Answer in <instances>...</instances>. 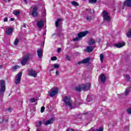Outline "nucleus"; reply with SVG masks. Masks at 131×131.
<instances>
[{"label": "nucleus", "mask_w": 131, "mask_h": 131, "mask_svg": "<svg viewBox=\"0 0 131 131\" xmlns=\"http://www.w3.org/2000/svg\"><path fill=\"white\" fill-rule=\"evenodd\" d=\"M50 71H53V70H50Z\"/></svg>", "instance_id": "60"}, {"label": "nucleus", "mask_w": 131, "mask_h": 131, "mask_svg": "<svg viewBox=\"0 0 131 131\" xmlns=\"http://www.w3.org/2000/svg\"><path fill=\"white\" fill-rule=\"evenodd\" d=\"M93 131H103V128L100 127L99 129H96L95 130H93Z\"/></svg>", "instance_id": "37"}, {"label": "nucleus", "mask_w": 131, "mask_h": 131, "mask_svg": "<svg viewBox=\"0 0 131 131\" xmlns=\"http://www.w3.org/2000/svg\"><path fill=\"white\" fill-rule=\"evenodd\" d=\"M56 75H59V72L56 71Z\"/></svg>", "instance_id": "52"}, {"label": "nucleus", "mask_w": 131, "mask_h": 131, "mask_svg": "<svg viewBox=\"0 0 131 131\" xmlns=\"http://www.w3.org/2000/svg\"><path fill=\"white\" fill-rule=\"evenodd\" d=\"M102 17L103 18V20L105 21H107V22H110V20L111 17L110 16L108 15V12L104 10L102 13Z\"/></svg>", "instance_id": "7"}, {"label": "nucleus", "mask_w": 131, "mask_h": 131, "mask_svg": "<svg viewBox=\"0 0 131 131\" xmlns=\"http://www.w3.org/2000/svg\"><path fill=\"white\" fill-rule=\"evenodd\" d=\"M94 49H95V46H88L84 51L85 52V53H92L93 51H94Z\"/></svg>", "instance_id": "12"}, {"label": "nucleus", "mask_w": 131, "mask_h": 131, "mask_svg": "<svg viewBox=\"0 0 131 131\" xmlns=\"http://www.w3.org/2000/svg\"><path fill=\"white\" fill-rule=\"evenodd\" d=\"M96 99V96L93 94H89L87 96L86 101L87 102H92V101H94Z\"/></svg>", "instance_id": "11"}, {"label": "nucleus", "mask_w": 131, "mask_h": 131, "mask_svg": "<svg viewBox=\"0 0 131 131\" xmlns=\"http://www.w3.org/2000/svg\"><path fill=\"white\" fill-rule=\"evenodd\" d=\"M71 5H73V6H75L76 7H78V6H79V4H78V3L75 1L72 2Z\"/></svg>", "instance_id": "26"}, {"label": "nucleus", "mask_w": 131, "mask_h": 131, "mask_svg": "<svg viewBox=\"0 0 131 131\" xmlns=\"http://www.w3.org/2000/svg\"><path fill=\"white\" fill-rule=\"evenodd\" d=\"M4 22H8V17H5V18L4 19Z\"/></svg>", "instance_id": "45"}, {"label": "nucleus", "mask_w": 131, "mask_h": 131, "mask_svg": "<svg viewBox=\"0 0 131 131\" xmlns=\"http://www.w3.org/2000/svg\"><path fill=\"white\" fill-rule=\"evenodd\" d=\"M21 77H22V73L20 72L15 76V84H19L21 82Z\"/></svg>", "instance_id": "9"}, {"label": "nucleus", "mask_w": 131, "mask_h": 131, "mask_svg": "<svg viewBox=\"0 0 131 131\" xmlns=\"http://www.w3.org/2000/svg\"><path fill=\"white\" fill-rule=\"evenodd\" d=\"M24 2H25V4L27 5V0H24Z\"/></svg>", "instance_id": "50"}, {"label": "nucleus", "mask_w": 131, "mask_h": 131, "mask_svg": "<svg viewBox=\"0 0 131 131\" xmlns=\"http://www.w3.org/2000/svg\"><path fill=\"white\" fill-rule=\"evenodd\" d=\"M31 103H35V99L33 98L30 99Z\"/></svg>", "instance_id": "40"}, {"label": "nucleus", "mask_w": 131, "mask_h": 131, "mask_svg": "<svg viewBox=\"0 0 131 131\" xmlns=\"http://www.w3.org/2000/svg\"><path fill=\"white\" fill-rule=\"evenodd\" d=\"M62 101L66 106H68L70 109H73L72 107V100H71V98L70 96H66L63 97Z\"/></svg>", "instance_id": "2"}, {"label": "nucleus", "mask_w": 131, "mask_h": 131, "mask_svg": "<svg viewBox=\"0 0 131 131\" xmlns=\"http://www.w3.org/2000/svg\"><path fill=\"white\" fill-rule=\"evenodd\" d=\"M4 2H7V0H4Z\"/></svg>", "instance_id": "58"}, {"label": "nucleus", "mask_w": 131, "mask_h": 131, "mask_svg": "<svg viewBox=\"0 0 131 131\" xmlns=\"http://www.w3.org/2000/svg\"><path fill=\"white\" fill-rule=\"evenodd\" d=\"M126 36L127 37H129V38H131V29L130 30L126 33Z\"/></svg>", "instance_id": "28"}, {"label": "nucleus", "mask_w": 131, "mask_h": 131, "mask_svg": "<svg viewBox=\"0 0 131 131\" xmlns=\"http://www.w3.org/2000/svg\"><path fill=\"white\" fill-rule=\"evenodd\" d=\"M11 1V0H8V2H10Z\"/></svg>", "instance_id": "57"}, {"label": "nucleus", "mask_w": 131, "mask_h": 131, "mask_svg": "<svg viewBox=\"0 0 131 131\" xmlns=\"http://www.w3.org/2000/svg\"><path fill=\"white\" fill-rule=\"evenodd\" d=\"M79 105V103L78 101H75V105L76 106V107H78Z\"/></svg>", "instance_id": "42"}, {"label": "nucleus", "mask_w": 131, "mask_h": 131, "mask_svg": "<svg viewBox=\"0 0 131 131\" xmlns=\"http://www.w3.org/2000/svg\"><path fill=\"white\" fill-rule=\"evenodd\" d=\"M75 90L76 92H81V90H82V87H81V85H79V86H77L75 88Z\"/></svg>", "instance_id": "22"}, {"label": "nucleus", "mask_w": 131, "mask_h": 131, "mask_svg": "<svg viewBox=\"0 0 131 131\" xmlns=\"http://www.w3.org/2000/svg\"><path fill=\"white\" fill-rule=\"evenodd\" d=\"M39 124L40 125H41V124H42V122L41 121H40L39 122Z\"/></svg>", "instance_id": "49"}, {"label": "nucleus", "mask_w": 131, "mask_h": 131, "mask_svg": "<svg viewBox=\"0 0 131 131\" xmlns=\"http://www.w3.org/2000/svg\"><path fill=\"white\" fill-rule=\"evenodd\" d=\"M88 33V31L80 32L79 34H78V36L77 37L73 39V41H77L78 40H80V39L82 38V37L85 36Z\"/></svg>", "instance_id": "3"}, {"label": "nucleus", "mask_w": 131, "mask_h": 131, "mask_svg": "<svg viewBox=\"0 0 131 131\" xmlns=\"http://www.w3.org/2000/svg\"><path fill=\"white\" fill-rule=\"evenodd\" d=\"M11 110H12V108L9 107V108H8V111H9V112H11Z\"/></svg>", "instance_id": "47"}, {"label": "nucleus", "mask_w": 131, "mask_h": 131, "mask_svg": "<svg viewBox=\"0 0 131 131\" xmlns=\"http://www.w3.org/2000/svg\"><path fill=\"white\" fill-rule=\"evenodd\" d=\"M53 122H54V119H53V118H52L49 120L46 121L45 122L44 124L45 125H49V124H52Z\"/></svg>", "instance_id": "18"}, {"label": "nucleus", "mask_w": 131, "mask_h": 131, "mask_svg": "<svg viewBox=\"0 0 131 131\" xmlns=\"http://www.w3.org/2000/svg\"><path fill=\"white\" fill-rule=\"evenodd\" d=\"M100 59L101 63H103V61H104V54L103 53L100 54Z\"/></svg>", "instance_id": "27"}, {"label": "nucleus", "mask_w": 131, "mask_h": 131, "mask_svg": "<svg viewBox=\"0 0 131 131\" xmlns=\"http://www.w3.org/2000/svg\"><path fill=\"white\" fill-rule=\"evenodd\" d=\"M43 25H45V24H43V21L42 20H39L37 23V26L39 28H42L43 27Z\"/></svg>", "instance_id": "15"}, {"label": "nucleus", "mask_w": 131, "mask_h": 131, "mask_svg": "<svg viewBox=\"0 0 131 131\" xmlns=\"http://www.w3.org/2000/svg\"><path fill=\"white\" fill-rule=\"evenodd\" d=\"M6 121L7 122H8V120H6Z\"/></svg>", "instance_id": "59"}, {"label": "nucleus", "mask_w": 131, "mask_h": 131, "mask_svg": "<svg viewBox=\"0 0 131 131\" xmlns=\"http://www.w3.org/2000/svg\"><path fill=\"white\" fill-rule=\"evenodd\" d=\"M124 6H126V7H130L131 0H126L124 3Z\"/></svg>", "instance_id": "20"}, {"label": "nucleus", "mask_w": 131, "mask_h": 131, "mask_svg": "<svg viewBox=\"0 0 131 131\" xmlns=\"http://www.w3.org/2000/svg\"><path fill=\"white\" fill-rule=\"evenodd\" d=\"M55 34H53L52 35V36H54V35H55Z\"/></svg>", "instance_id": "56"}, {"label": "nucleus", "mask_w": 131, "mask_h": 131, "mask_svg": "<svg viewBox=\"0 0 131 131\" xmlns=\"http://www.w3.org/2000/svg\"><path fill=\"white\" fill-rule=\"evenodd\" d=\"M19 68H20V66H15L14 67H12V71L13 72H15V71H16L17 69H19Z\"/></svg>", "instance_id": "23"}, {"label": "nucleus", "mask_w": 131, "mask_h": 131, "mask_svg": "<svg viewBox=\"0 0 131 131\" xmlns=\"http://www.w3.org/2000/svg\"><path fill=\"white\" fill-rule=\"evenodd\" d=\"M90 4H96L97 3V0H89Z\"/></svg>", "instance_id": "33"}, {"label": "nucleus", "mask_w": 131, "mask_h": 131, "mask_svg": "<svg viewBox=\"0 0 131 131\" xmlns=\"http://www.w3.org/2000/svg\"><path fill=\"white\" fill-rule=\"evenodd\" d=\"M37 55L38 58H41L42 57V49H39L37 50Z\"/></svg>", "instance_id": "17"}, {"label": "nucleus", "mask_w": 131, "mask_h": 131, "mask_svg": "<svg viewBox=\"0 0 131 131\" xmlns=\"http://www.w3.org/2000/svg\"><path fill=\"white\" fill-rule=\"evenodd\" d=\"M28 72L30 76H32L33 77H36L37 76V73L34 70H29Z\"/></svg>", "instance_id": "10"}, {"label": "nucleus", "mask_w": 131, "mask_h": 131, "mask_svg": "<svg viewBox=\"0 0 131 131\" xmlns=\"http://www.w3.org/2000/svg\"><path fill=\"white\" fill-rule=\"evenodd\" d=\"M58 94V88L54 89H51L50 91L48 92V96L53 98L54 96H56Z\"/></svg>", "instance_id": "5"}, {"label": "nucleus", "mask_w": 131, "mask_h": 131, "mask_svg": "<svg viewBox=\"0 0 131 131\" xmlns=\"http://www.w3.org/2000/svg\"><path fill=\"white\" fill-rule=\"evenodd\" d=\"M62 51V49L59 48L57 49V53H60Z\"/></svg>", "instance_id": "44"}, {"label": "nucleus", "mask_w": 131, "mask_h": 131, "mask_svg": "<svg viewBox=\"0 0 131 131\" xmlns=\"http://www.w3.org/2000/svg\"><path fill=\"white\" fill-rule=\"evenodd\" d=\"M18 43H19V39H18V38H16V39L15 40V41H14V43H13V45H14V46H17Z\"/></svg>", "instance_id": "31"}, {"label": "nucleus", "mask_w": 131, "mask_h": 131, "mask_svg": "<svg viewBox=\"0 0 131 131\" xmlns=\"http://www.w3.org/2000/svg\"><path fill=\"white\" fill-rule=\"evenodd\" d=\"M1 89H0V102H3V97H4V93L6 92V82L5 80H0Z\"/></svg>", "instance_id": "1"}, {"label": "nucleus", "mask_w": 131, "mask_h": 131, "mask_svg": "<svg viewBox=\"0 0 131 131\" xmlns=\"http://www.w3.org/2000/svg\"><path fill=\"white\" fill-rule=\"evenodd\" d=\"M85 10L87 12H90V9H86Z\"/></svg>", "instance_id": "53"}, {"label": "nucleus", "mask_w": 131, "mask_h": 131, "mask_svg": "<svg viewBox=\"0 0 131 131\" xmlns=\"http://www.w3.org/2000/svg\"><path fill=\"white\" fill-rule=\"evenodd\" d=\"M46 33H46V32H44L43 35H45V34H46Z\"/></svg>", "instance_id": "55"}, {"label": "nucleus", "mask_w": 131, "mask_h": 131, "mask_svg": "<svg viewBox=\"0 0 131 131\" xmlns=\"http://www.w3.org/2000/svg\"><path fill=\"white\" fill-rule=\"evenodd\" d=\"M14 15H15V16H19L20 15V11H13Z\"/></svg>", "instance_id": "30"}, {"label": "nucleus", "mask_w": 131, "mask_h": 131, "mask_svg": "<svg viewBox=\"0 0 131 131\" xmlns=\"http://www.w3.org/2000/svg\"><path fill=\"white\" fill-rule=\"evenodd\" d=\"M85 19L86 21H92V20H93V17H92L91 15H87L85 17Z\"/></svg>", "instance_id": "25"}, {"label": "nucleus", "mask_w": 131, "mask_h": 131, "mask_svg": "<svg viewBox=\"0 0 131 131\" xmlns=\"http://www.w3.org/2000/svg\"><path fill=\"white\" fill-rule=\"evenodd\" d=\"M127 112L128 114H131V107H129L127 110Z\"/></svg>", "instance_id": "39"}, {"label": "nucleus", "mask_w": 131, "mask_h": 131, "mask_svg": "<svg viewBox=\"0 0 131 131\" xmlns=\"http://www.w3.org/2000/svg\"><path fill=\"white\" fill-rule=\"evenodd\" d=\"M114 47H116V48H122V47H124L125 46V43L124 42H122L119 43H115L114 45Z\"/></svg>", "instance_id": "14"}, {"label": "nucleus", "mask_w": 131, "mask_h": 131, "mask_svg": "<svg viewBox=\"0 0 131 131\" xmlns=\"http://www.w3.org/2000/svg\"><path fill=\"white\" fill-rule=\"evenodd\" d=\"M28 131H30L29 130H28Z\"/></svg>", "instance_id": "63"}, {"label": "nucleus", "mask_w": 131, "mask_h": 131, "mask_svg": "<svg viewBox=\"0 0 131 131\" xmlns=\"http://www.w3.org/2000/svg\"><path fill=\"white\" fill-rule=\"evenodd\" d=\"M45 107H44V106H42V107H41L40 112H41V113H42L45 111Z\"/></svg>", "instance_id": "41"}, {"label": "nucleus", "mask_w": 131, "mask_h": 131, "mask_svg": "<svg viewBox=\"0 0 131 131\" xmlns=\"http://www.w3.org/2000/svg\"><path fill=\"white\" fill-rule=\"evenodd\" d=\"M13 31H14L13 28L11 27L7 28L5 31V34H7V35H11V34L13 33Z\"/></svg>", "instance_id": "13"}, {"label": "nucleus", "mask_w": 131, "mask_h": 131, "mask_svg": "<svg viewBox=\"0 0 131 131\" xmlns=\"http://www.w3.org/2000/svg\"><path fill=\"white\" fill-rule=\"evenodd\" d=\"M65 58L67 59V60H68V61H70V60H71V57L68 54H65Z\"/></svg>", "instance_id": "29"}, {"label": "nucleus", "mask_w": 131, "mask_h": 131, "mask_svg": "<svg viewBox=\"0 0 131 131\" xmlns=\"http://www.w3.org/2000/svg\"><path fill=\"white\" fill-rule=\"evenodd\" d=\"M100 99H102V101H106V98L105 96H101Z\"/></svg>", "instance_id": "38"}, {"label": "nucleus", "mask_w": 131, "mask_h": 131, "mask_svg": "<svg viewBox=\"0 0 131 131\" xmlns=\"http://www.w3.org/2000/svg\"><path fill=\"white\" fill-rule=\"evenodd\" d=\"M23 27L26 28V25L25 24H24L23 25Z\"/></svg>", "instance_id": "51"}, {"label": "nucleus", "mask_w": 131, "mask_h": 131, "mask_svg": "<svg viewBox=\"0 0 131 131\" xmlns=\"http://www.w3.org/2000/svg\"><path fill=\"white\" fill-rule=\"evenodd\" d=\"M100 80L101 82H103V83L106 81V76L105 75H104V74H101L100 76Z\"/></svg>", "instance_id": "19"}, {"label": "nucleus", "mask_w": 131, "mask_h": 131, "mask_svg": "<svg viewBox=\"0 0 131 131\" xmlns=\"http://www.w3.org/2000/svg\"><path fill=\"white\" fill-rule=\"evenodd\" d=\"M96 43V41L93 38H91L89 40V46H93V45H95Z\"/></svg>", "instance_id": "21"}, {"label": "nucleus", "mask_w": 131, "mask_h": 131, "mask_svg": "<svg viewBox=\"0 0 131 131\" xmlns=\"http://www.w3.org/2000/svg\"><path fill=\"white\" fill-rule=\"evenodd\" d=\"M60 67V66L59 64H54V68H56V69H58Z\"/></svg>", "instance_id": "43"}, {"label": "nucleus", "mask_w": 131, "mask_h": 131, "mask_svg": "<svg viewBox=\"0 0 131 131\" xmlns=\"http://www.w3.org/2000/svg\"><path fill=\"white\" fill-rule=\"evenodd\" d=\"M129 93V89H127L125 91V96H127Z\"/></svg>", "instance_id": "32"}, {"label": "nucleus", "mask_w": 131, "mask_h": 131, "mask_svg": "<svg viewBox=\"0 0 131 131\" xmlns=\"http://www.w3.org/2000/svg\"><path fill=\"white\" fill-rule=\"evenodd\" d=\"M51 61H56V60H57V57L53 56V57H51Z\"/></svg>", "instance_id": "36"}, {"label": "nucleus", "mask_w": 131, "mask_h": 131, "mask_svg": "<svg viewBox=\"0 0 131 131\" xmlns=\"http://www.w3.org/2000/svg\"><path fill=\"white\" fill-rule=\"evenodd\" d=\"M81 88L82 91H84V92H86V91H89L91 88H92V84L90 83H86L85 84H83L81 85Z\"/></svg>", "instance_id": "8"}, {"label": "nucleus", "mask_w": 131, "mask_h": 131, "mask_svg": "<svg viewBox=\"0 0 131 131\" xmlns=\"http://www.w3.org/2000/svg\"><path fill=\"white\" fill-rule=\"evenodd\" d=\"M66 131H74L73 129H68Z\"/></svg>", "instance_id": "46"}, {"label": "nucleus", "mask_w": 131, "mask_h": 131, "mask_svg": "<svg viewBox=\"0 0 131 131\" xmlns=\"http://www.w3.org/2000/svg\"><path fill=\"white\" fill-rule=\"evenodd\" d=\"M3 68V66H0V69H2Z\"/></svg>", "instance_id": "54"}, {"label": "nucleus", "mask_w": 131, "mask_h": 131, "mask_svg": "<svg viewBox=\"0 0 131 131\" xmlns=\"http://www.w3.org/2000/svg\"><path fill=\"white\" fill-rule=\"evenodd\" d=\"M90 61V58H86L84 59H83V60L78 62V64H85L86 63H89V62Z\"/></svg>", "instance_id": "16"}, {"label": "nucleus", "mask_w": 131, "mask_h": 131, "mask_svg": "<svg viewBox=\"0 0 131 131\" xmlns=\"http://www.w3.org/2000/svg\"><path fill=\"white\" fill-rule=\"evenodd\" d=\"M126 78L127 80V81H129L130 80V76L128 75V74H126Z\"/></svg>", "instance_id": "34"}, {"label": "nucleus", "mask_w": 131, "mask_h": 131, "mask_svg": "<svg viewBox=\"0 0 131 131\" xmlns=\"http://www.w3.org/2000/svg\"><path fill=\"white\" fill-rule=\"evenodd\" d=\"M89 13V14H94V13H95V10H94V9H90Z\"/></svg>", "instance_id": "35"}, {"label": "nucleus", "mask_w": 131, "mask_h": 131, "mask_svg": "<svg viewBox=\"0 0 131 131\" xmlns=\"http://www.w3.org/2000/svg\"><path fill=\"white\" fill-rule=\"evenodd\" d=\"M14 20H15V18H10V20H11V21H14Z\"/></svg>", "instance_id": "48"}, {"label": "nucleus", "mask_w": 131, "mask_h": 131, "mask_svg": "<svg viewBox=\"0 0 131 131\" xmlns=\"http://www.w3.org/2000/svg\"><path fill=\"white\" fill-rule=\"evenodd\" d=\"M32 17H37L38 16V6L35 5L32 10Z\"/></svg>", "instance_id": "6"}, {"label": "nucleus", "mask_w": 131, "mask_h": 131, "mask_svg": "<svg viewBox=\"0 0 131 131\" xmlns=\"http://www.w3.org/2000/svg\"><path fill=\"white\" fill-rule=\"evenodd\" d=\"M60 22H61V18H58L55 21L56 27H59V24H60Z\"/></svg>", "instance_id": "24"}, {"label": "nucleus", "mask_w": 131, "mask_h": 131, "mask_svg": "<svg viewBox=\"0 0 131 131\" xmlns=\"http://www.w3.org/2000/svg\"><path fill=\"white\" fill-rule=\"evenodd\" d=\"M83 1H86V0H83Z\"/></svg>", "instance_id": "62"}, {"label": "nucleus", "mask_w": 131, "mask_h": 131, "mask_svg": "<svg viewBox=\"0 0 131 131\" xmlns=\"http://www.w3.org/2000/svg\"><path fill=\"white\" fill-rule=\"evenodd\" d=\"M58 36H60V34H58Z\"/></svg>", "instance_id": "61"}, {"label": "nucleus", "mask_w": 131, "mask_h": 131, "mask_svg": "<svg viewBox=\"0 0 131 131\" xmlns=\"http://www.w3.org/2000/svg\"><path fill=\"white\" fill-rule=\"evenodd\" d=\"M30 56H31L30 54H27L24 58H23V59L20 62V63L23 66H25L26 64H27L28 60L30 59Z\"/></svg>", "instance_id": "4"}]
</instances>
